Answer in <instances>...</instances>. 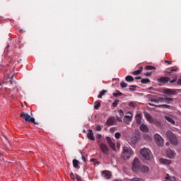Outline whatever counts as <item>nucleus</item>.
<instances>
[{
    "label": "nucleus",
    "instance_id": "obj_1",
    "mask_svg": "<svg viewBox=\"0 0 181 181\" xmlns=\"http://www.w3.org/2000/svg\"><path fill=\"white\" fill-rule=\"evenodd\" d=\"M132 153H134V152L132 151V149L130 148V147H123V152L122 154L123 159H124L125 160L127 159H129L131 156H132Z\"/></svg>",
    "mask_w": 181,
    "mask_h": 181
},
{
    "label": "nucleus",
    "instance_id": "obj_2",
    "mask_svg": "<svg viewBox=\"0 0 181 181\" xmlns=\"http://www.w3.org/2000/svg\"><path fill=\"white\" fill-rule=\"evenodd\" d=\"M140 153L145 160H151L152 159V153L148 148L141 149Z\"/></svg>",
    "mask_w": 181,
    "mask_h": 181
},
{
    "label": "nucleus",
    "instance_id": "obj_3",
    "mask_svg": "<svg viewBox=\"0 0 181 181\" xmlns=\"http://www.w3.org/2000/svg\"><path fill=\"white\" fill-rule=\"evenodd\" d=\"M20 117L21 118H24L25 122H33L34 125H37L39 124L36 121H35V118L31 117L29 114L25 113V112H21Z\"/></svg>",
    "mask_w": 181,
    "mask_h": 181
},
{
    "label": "nucleus",
    "instance_id": "obj_4",
    "mask_svg": "<svg viewBox=\"0 0 181 181\" xmlns=\"http://www.w3.org/2000/svg\"><path fill=\"white\" fill-rule=\"evenodd\" d=\"M151 104L153 103H169L170 101H173V98H153L150 100Z\"/></svg>",
    "mask_w": 181,
    "mask_h": 181
},
{
    "label": "nucleus",
    "instance_id": "obj_5",
    "mask_svg": "<svg viewBox=\"0 0 181 181\" xmlns=\"http://www.w3.org/2000/svg\"><path fill=\"white\" fill-rule=\"evenodd\" d=\"M141 162L139 158H134L132 165V170L135 172V173H138L139 172V169H141Z\"/></svg>",
    "mask_w": 181,
    "mask_h": 181
},
{
    "label": "nucleus",
    "instance_id": "obj_6",
    "mask_svg": "<svg viewBox=\"0 0 181 181\" xmlns=\"http://www.w3.org/2000/svg\"><path fill=\"white\" fill-rule=\"evenodd\" d=\"M166 136L173 145H177V137L176 136V134L172 133L170 131H168L166 132Z\"/></svg>",
    "mask_w": 181,
    "mask_h": 181
},
{
    "label": "nucleus",
    "instance_id": "obj_7",
    "mask_svg": "<svg viewBox=\"0 0 181 181\" xmlns=\"http://www.w3.org/2000/svg\"><path fill=\"white\" fill-rule=\"evenodd\" d=\"M144 117H146L147 121H148L150 124H155V125H157V127H160V122L153 119V118H152V116H151V114L148 112H144Z\"/></svg>",
    "mask_w": 181,
    "mask_h": 181
},
{
    "label": "nucleus",
    "instance_id": "obj_8",
    "mask_svg": "<svg viewBox=\"0 0 181 181\" xmlns=\"http://www.w3.org/2000/svg\"><path fill=\"white\" fill-rule=\"evenodd\" d=\"M169 81H170V78L166 76H161L157 79V82L160 86H165Z\"/></svg>",
    "mask_w": 181,
    "mask_h": 181
},
{
    "label": "nucleus",
    "instance_id": "obj_9",
    "mask_svg": "<svg viewBox=\"0 0 181 181\" xmlns=\"http://www.w3.org/2000/svg\"><path fill=\"white\" fill-rule=\"evenodd\" d=\"M154 139L158 146H163V139L158 134L154 135Z\"/></svg>",
    "mask_w": 181,
    "mask_h": 181
},
{
    "label": "nucleus",
    "instance_id": "obj_10",
    "mask_svg": "<svg viewBox=\"0 0 181 181\" xmlns=\"http://www.w3.org/2000/svg\"><path fill=\"white\" fill-rule=\"evenodd\" d=\"M163 93L164 94H168V95H176V94L179 93V90L165 88L163 90Z\"/></svg>",
    "mask_w": 181,
    "mask_h": 181
},
{
    "label": "nucleus",
    "instance_id": "obj_11",
    "mask_svg": "<svg viewBox=\"0 0 181 181\" xmlns=\"http://www.w3.org/2000/svg\"><path fill=\"white\" fill-rule=\"evenodd\" d=\"M127 115H125L123 119L124 122L126 124H128V122H131V121H132V113L131 112H128Z\"/></svg>",
    "mask_w": 181,
    "mask_h": 181
},
{
    "label": "nucleus",
    "instance_id": "obj_12",
    "mask_svg": "<svg viewBox=\"0 0 181 181\" xmlns=\"http://www.w3.org/2000/svg\"><path fill=\"white\" fill-rule=\"evenodd\" d=\"M159 162L162 165H166L167 166H169L170 165H172V160H168L166 158H160Z\"/></svg>",
    "mask_w": 181,
    "mask_h": 181
},
{
    "label": "nucleus",
    "instance_id": "obj_13",
    "mask_svg": "<svg viewBox=\"0 0 181 181\" xmlns=\"http://www.w3.org/2000/svg\"><path fill=\"white\" fill-rule=\"evenodd\" d=\"M106 140L107 141V144H109V146L112 149V151H116L115 144L112 142L111 138L107 136Z\"/></svg>",
    "mask_w": 181,
    "mask_h": 181
},
{
    "label": "nucleus",
    "instance_id": "obj_14",
    "mask_svg": "<svg viewBox=\"0 0 181 181\" xmlns=\"http://www.w3.org/2000/svg\"><path fill=\"white\" fill-rule=\"evenodd\" d=\"M100 149L103 153H105V155H108V147L105 144H100Z\"/></svg>",
    "mask_w": 181,
    "mask_h": 181
},
{
    "label": "nucleus",
    "instance_id": "obj_15",
    "mask_svg": "<svg viewBox=\"0 0 181 181\" xmlns=\"http://www.w3.org/2000/svg\"><path fill=\"white\" fill-rule=\"evenodd\" d=\"M87 136L90 141H95V137H94V133L92 129L88 130Z\"/></svg>",
    "mask_w": 181,
    "mask_h": 181
},
{
    "label": "nucleus",
    "instance_id": "obj_16",
    "mask_svg": "<svg viewBox=\"0 0 181 181\" xmlns=\"http://www.w3.org/2000/svg\"><path fill=\"white\" fill-rule=\"evenodd\" d=\"M139 172H141L142 173H148L149 172V167L146 165H140Z\"/></svg>",
    "mask_w": 181,
    "mask_h": 181
},
{
    "label": "nucleus",
    "instance_id": "obj_17",
    "mask_svg": "<svg viewBox=\"0 0 181 181\" xmlns=\"http://www.w3.org/2000/svg\"><path fill=\"white\" fill-rule=\"evenodd\" d=\"M103 176L105 177V179H111V172L108 170H104L102 172Z\"/></svg>",
    "mask_w": 181,
    "mask_h": 181
},
{
    "label": "nucleus",
    "instance_id": "obj_18",
    "mask_svg": "<svg viewBox=\"0 0 181 181\" xmlns=\"http://www.w3.org/2000/svg\"><path fill=\"white\" fill-rule=\"evenodd\" d=\"M166 155H167L168 158H172L176 155V153H175L171 149H168L166 151Z\"/></svg>",
    "mask_w": 181,
    "mask_h": 181
},
{
    "label": "nucleus",
    "instance_id": "obj_19",
    "mask_svg": "<svg viewBox=\"0 0 181 181\" xmlns=\"http://www.w3.org/2000/svg\"><path fill=\"white\" fill-rule=\"evenodd\" d=\"M70 177L71 179H72V180H76V179L77 181H83L81 177H80L78 175H76V176H74V174L73 173H70Z\"/></svg>",
    "mask_w": 181,
    "mask_h": 181
},
{
    "label": "nucleus",
    "instance_id": "obj_20",
    "mask_svg": "<svg viewBox=\"0 0 181 181\" xmlns=\"http://www.w3.org/2000/svg\"><path fill=\"white\" fill-rule=\"evenodd\" d=\"M140 131H141L142 132H149V129L148 128V126H146L144 124H142L140 126Z\"/></svg>",
    "mask_w": 181,
    "mask_h": 181
},
{
    "label": "nucleus",
    "instance_id": "obj_21",
    "mask_svg": "<svg viewBox=\"0 0 181 181\" xmlns=\"http://www.w3.org/2000/svg\"><path fill=\"white\" fill-rule=\"evenodd\" d=\"M149 105H151V107H157L158 108H160V107H163L164 108H170V105H156L153 103H148Z\"/></svg>",
    "mask_w": 181,
    "mask_h": 181
},
{
    "label": "nucleus",
    "instance_id": "obj_22",
    "mask_svg": "<svg viewBox=\"0 0 181 181\" xmlns=\"http://www.w3.org/2000/svg\"><path fill=\"white\" fill-rule=\"evenodd\" d=\"M135 120L136 124H141L142 121V115L141 114H138L135 116Z\"/></svg>",
    "mask_w": 181,
    "mask_h": 181
},
{
    "label": "nucleus",
    "instance_id": "obj_23",
    "mask_svg": "<svg viewBox=\"0 0 181 181\" xmlns=\"http://www.w3.org/2000/svg\"><path fill=\"white\" fill-rule=\"evenodd\" d=\"M114 122H115V119H114V117H110L107 119L106 122V125H114Z\"/></svg>",
    "mask_w": 181,
    "mask_h": 181
},
{
    "label": "nucleus",
    "instance_id": "obj_24",
    "mask_svg": "<svg viewBox=\"0 0 181 181\" xmlns=\"http://www.w3.org/2000/svg\"><path fill=\"white\" fill-rule=\"evenodd\" d=\"M143 68L142 66H140L138 70H136L132 72L133 76H139L141 73H142Z\"/></svg>",
    "mask_w": 181,
    "mask_h": 181
},
{
    "label": "nucleus",
    "instance_id": "obj_25",
    "mask_svg": "<svg viewBox=\"0 0 181 181\" xmlns=\"http://www.w3.org/2000/svg\"><path fill=\"white\" fill-rule=\"evenodd\" d=\"M79 163H80V161L76 159L73 160V166L74 168H75V169H80V166L78 165Z\"/></svg>",
    "mask_w": 181,
    "mask_h": 181
},
{
    "label": "nucleus",
    "instance_id": "obj_26",
    "mask_svg": "<svg viewBox=\"0 0 181 181\" xmlns=\"http://www.w3.org/2000/svg\"><path fill=\"white\" fill-rule=\"evenodd\" d=\"M165 181H176V178L173 176H170L169 174H167Z\"/></svg>",
    "mask_w": 181,
    "mask_h": 181
},
{
    "label": "nucleus",
    "instance_id": "obj_27",
    "mask_svg": "<svg viewBox=\"0 0 181 181\" xmlns=\"http://www.w3.org/2000/svg\"><path fill=\"white\" fill-rule=\"evenodd\" d=\"M165 119L168 122H170V124H172L173 125H175V124H176V122H175V120H173V119H172V117H168V116H165Z\"/></svg>",
    "mask_w": 181,
    "mask_h": 181
},
{
    "label": "nucleus",
    "instance_id": "obj_28",
    "mask_svg": "<svg viewBox=\"0 0 181 181\" xmlns=\"http://www.w3.org/2000/svg\"><path fill=\"white\" fill-rule=\"evenodd\" d=\"M125 80L129 83H132L134 81V77L132 76L128 75L125 77Z\"/></svg>",
    "mask_w": 181,
    "mask_h": 181
},
{
    "label": "nucleus",
    "instance_id": "obj_29",
    "mask_svg": "<svg viewBox=\"0 0 181 181\" xmlns=\"http://www.w3.org/2000/svg\"><path fill=\"white\" fill-rule=\"evenodd\" d=\"M105 93H107V90H103L100 92L99 95H98V98H103V95H105Z\"/></svg>",
    "mask_w": 181,
    "mask_h": 181
},
{
    "label": "nucleus",
    "instance_id": "obj_30",
    "mask_svg": "<svg viewBox=\"0 0 181 181\" xmlns=\"http://www.w3.org/2000/svg\"><path fill=\"white\" fill-rule=\"evenodd\" d=\"M141 83L142 84H148V83H151V80H149V78H143L141 79Z\"/></svg>",
    "mask_w": 181,
    "mask_h": 181
},
{
    "label": "nucleus",
    "instance_id": "obj_31",
    "mask_svg": "<svg viewBox=\"0 0 181 181\" xmlns=\"http://www.w3.org/2000/svg\"><path fill=\"white\" fill-rule=\"evenodd\" d=\"M15 89L11 90V89L6 88V94H7L8 97H11V95H12V91H13Z\"/></svg>",
    "mask_w": 181,
    "mask_h": 181
},
{
    "label": "nucleus",
    "instance_id": "obj_32",
    "mask_svg": "<svg viewBox=\"0 0 181 181\" xmlns=\"http://www.w3.org/2000/svg\"><path fill=\"white\" fill-rule=\"evenodd\" d=\"M146 70H156V68L153 66L147 65L145 67Z\"/></svg>",
    "mask_w": 181,
    "mask_h": 181
},
{
    "label": "nucleus",
    "instance_id": "obj_33",
    "mask_svg": "<svg viewBox=\"0 0 181 181\" xmlns=\"http://www.w3.org/2000/svg\"><path fill=\"white\" fill-rule=\"evenodd\" d=\"M129 181H145L144 179L139 178V177H134L132 179H129Z\"/></svg>",
    "mask_w": 181,
    "mask_h": 181
},
{
    "label": "nucleus",
    "instance_id": "obj_34",
    "mask_svg": "<svg viewBox=\"0 0 181 181\" xmlns=\"http://www.w3.org/2000/svg\"><path fill=\"white\" fill-rule=\"evenodd\" d=\"M100 107H101V103L100 102H96L94 106L95 110H98Z\"/></svg>",
    "mask_w": 181,
    "mask_h": 181
},
{
    "label": "nucleus",
    "instance_id": "obj_35",
    "mask_svg": "<svg viewBox=\"0 0 181 181\" xmlns=\"http://www.w3.org/2000/svg\"><path fill=\"white\" fill-rule=\"evenodd\" d=\"M173 71H176V69H172L170 71L166 70V71H164V73H165V74H170L173 73Z\"/></svg>",
    "mask_w": 181,
    "mask_h": 181
},
{
    "label": "nucleus",
    "instance_id": "obj_36",
    "mask_svg": "<svg viewBox=\"0 0 181 181\" xmlns=\"http://www.w3.org/2000/svg\"><path fill=\"white\" fill-rule=\"evenodd\" d=\"M135 90H136V86L135 85H131L129 86V90L130 91H135Z\"/></svg>",
    "mask_w": 181,
    "mask_h": 181
},
{
    "label": "nucleus",
    "instance_id": "obj_37",
    "mask_svg": "<svg viewBox=\"0 0 181 181\" xmlns=\"http://www.w3.org/2000/svg\"><path fill=\"white\" fill-rule=\"evenodd\" d=\"M120 86L122 88H127V87H128V84H127L125 82H121Z\"/></svg>",
    "mask_w": 181,
    "mask_h": 181
},
{
    "label": "nucleus",
    "instance_id": "obj_38",
    "mask_svg": "<svg viewBox=\"0 0 181 181\" xmlns=\"http://www.w3.org/2000/svg\"><path fill=\"white\" fill-rule=\"evenodd\" d=\"M90 162H93L95 165H100V162L97 161L95 158H91Z\"/></svg>",
    "mask_w": 181,
    "mask_h": 181
},
{
    "label": "nucleus",
    "instance_id": "obj_39",
    "mask_svg": "<svg viewBox=\"0 0 181 181\" xmlns=\"http://www.w3.org/2000/svg\"><path fill=\"white\" fill-rule=\"evenodd\" d=\"M115 137L116 138V139H119V138H121V134L119 132L115 133Z\"/></svg>",
    "mask_w": 181,
    "mask_h": 181
},
{
    "label": "nucleus",
    "instance_id": "obj_40",
    "mask_svg": "<svg viewBox=\"0 0 181 181\" xmlns=\"http://www.w3.org/2000/svg\"><path fill=\"white\" fill-rule=\"evenodd\" d=\"M119 103V100H115V101L113 102V103H112V106H113V107H117V105H118Z\"/></svg>",
    "mask_w": 181,
    "mask_h": 181
},
{
    "label": "nucleus",
    "instance_id": "obj_41",
    "mask_svg": "<svg viewBox=\"0 0 181 181\" xmlns=\"http://www.w3.org/2000/svg\"><path fill=\"white\" fill-rule=\"evenodd\" d=\"M176 81H177V76H175V78L174 79L170 81V83L171 84H173V83H176Z\"/></svg>",
    "mask_w": 181,
    "mask_h": 181
},
{
    "label": "nucleus",
    "instance_id": "obj_42",
    "mask_svg": "<svg viewBox=\"0 0 181 181\" xmlns=\"http://www.w3.org/2000/svg\"><path fill=\"white\" fill-rule=\"evenodd\" d=\"M8 78L10 79V84H16V82L12 81V78H13V75L12 76H8Z\"/></svg>",
    "mask_w": 181,
    "mask_h": 181
},
{
    "label": "nucleus",
    "instance_id": "obj_43",
    "mask_svg": "<svg viewBox=\"0 0 181 181\" xmlns=\"http://www.w3.org/2000/svg\"><path fill=\"white\" fill-rule=\"evenodd\" d=\"M114 97H118V95H122V93L121 92H117L115 93H113Z\"/></svg>",
    "mask_w": 181,
    "mask_h": 181
},
{
    "label": "nucleus",
    "instance_id": "obj_44",
    "mask_svg": "<svg viewBox=\"0 0 181 181\" xmlns=\"http://www.w3.org/2000/svg\"><path fill=\"white\" fill-rule=\"evenodd\" d=\"M118 112L121 117H124V111H122V110H119Z\"/></svg>",
    "mask_w": 181,
    "mask_h": 181
},
{
    "label": "nucleus",
    "instance_id": "obj_45",
    "mask_svg": "<svg viewBox=\"0 0 181 181\" xmlns=\"http://www.w3.org/2000/svg\"><path fill=\"white\" fill-rule=\"evenodd\" d=\"M129 107H132V108H134V107H135V103L134 102H130L129 103Z\"/></svg>",
    "mask_w": 181,
    "mask_h": 181
},
{
    "label": "nucleus",
    "instance_id": "obj_46",
    "mask_svg": "<svg viewBox=\"0 0 181 181\" xmlns=\"http://www.w3.org/2000/svg\"><path fill=\"white\" fill-rule=\"evenodd\" d=\"M81 155H82V160H83L84 163L86 162V157H84V155H83V153H81Z\"/></svg>",
    "mask_w": 181,
    "mask_h": 181
},
{
    "label": "nucleus",
    "instance_id": "obj_47",
    "mask_svg": "<svg viewBox=\"0 0 181 181\" xmlns=\"http://www.w3.org/2000/svg\"><path fill=\"white\" fill-rule=\"evenodd\" d=\"M145 76H152V72H146L145 74Z\"/></svg>",
    "mask_w": 181,
    "mask_h": 181
},
{
    "label": "nucleus",
    "instance_id": "obj_48",
    "mask_svg": "<svg viewBox=\"0 0 181 181\" xmlns=\"http://www.w3.org/2000/svg\"><path fill=\"white\" fill-rule=\"evenodd\" d=\"M96 131H101V126H100V125L97 126Z\"/></svg>",
    "mask_w": 181,
    "mask_h": 181
},
{
    "label": "nucleus",
    "instance_id": "obj_49",
    "mask_svg": "<svg viewBox=\"0 0 181 181\" xmlns=\"http://www.w3.org/2000/svg\"><path fill=\"white\" fill-rule=\"evenodd\" d=\"M177 84L178 86H181V77L178 79Z\"/></svg>",
    "mask_w": 181,
    "mask_h": 181
},
{
    "label": "nucleus",
    "instance_id": "obj_50",
    "mask_svg": "<svg viewBox=\"0 0 181 181\" xmlns=\"http://www.w3.org/2000/svg\"><path fill=\"white\" fill-rule=\"evenodd\" d=\"M97 138H98V139H101V138H103V136L101 134H98Z\"/></svg>",
    "mask_w": 181,
    "mask_h": 181
},
{
    "label": "nucleus",
    "instance_id": "obj_51",
    "mask_svg": "<svg viewBox=\"0 0 181 181\" xmlns=\"http://www.w3.org/2000/svg\"><path fill=\"white\" fill-rule=\"evenodd\" d=\"M165 63H167L168 64H170L172 63V61L165 60Z\"/></svg>",
    "mask_w": 181,
    "mask_h": 181
},
{
    "label": "nucleus",
    "instance_id": "obj_52",
    "mask_svg": "<svg viewBox=\"0 0 181 181\" xmlns=\"http://www.w3.org/2000/svg\"><path fill=\"white\" fill-rule=\"evenodd\" d=\"M141 76H137L135 78V80H141Z\"/></svg>",
    "mask_w": 181,
    "mask_h": 181
},
{
    "label": "nucleus",
    "instance_id": "obj_53",
    "mask_svg": "<svg viewBox=\"0 0 181 181\" xmlns=\"http://www.w3.org/2000/svg\"><path fill=\"white\" fill-rule=\"evenodd\" d=\"M117 148H119V146H121V144H119V143L117 142Z\"/></svg>",
    "mask_w": 181,
    "mask_h": 181
},
{
    "label": "nucleus",
    "instance_id": "obj_54",
    "mask_svg": "<svg viewBox=\"0 0 181 181\" xmlns=\"http://www.w3.org/2000/svg\"><path fill=\"white\" fill-rule=\"evenodd\" d=\"M9 47H10V46H9V45H8L6 46V48L5 50H8V49H9Z\"/></svg>",
    "mask_w": 181,
    "mask_h": 181
},
{
    "label": "nucleus",
    "instance_id": "obj_55",
    "mask_svg": "<svg viewBox=\"0 0 181 181\" xmlns=\"http://www.w3.org/2000/svg\"><path fill=\"white\" fill-rule=\"evenodd\" d=\"M165 145H166L167 146H169V145H170L169 142H167V143L165 144Z\"/></svg>",
    "mask_w": 181,
    "mask_h": 181
},
{
    "label": "nucleus",
    "instance_id": "obj_56",
    "mask_svg": "<svg viewBox=\"0 0 181 181\" xmlns=\"http://www.w3.org/2000/svg\"><path fill=\"white\" fill-rule=\"evenodd\" d=\"M2 85L1 84V83H0V90H1V86Z\"/></svg>",
    "mask_w": 181,
    "mask_h": 181
},
{
    "label": "nucleus",
    "instance_id": "obj_57",
    "mask_svg": "<svg viewBox=\"0 0 181 181\" xmlns=\"http://www.w3.org/2000/svg\"><path fill=\"white\" fill-rule=\"evenodd\" d=\"M118 119V121H122L120 119Z\"/></svg>",
    "mask_w": 181,
    "mask_h": 181
},
{
    "label": "nucleus",
    "instance_id": "obj_58",
    "mask_svg": "<svg viewBox=\"0 0 181 181\" xmlns=\"http://www.w3.org/2000/svg\"><path fill=\"white\" fill-rule=\"evenodd\" d=\"M0 156H2V153H0Z\"/></svg>",
    "mask_w": 181,
    "mask_h": 181
},
{
    "label": "nucleus",
    "instance_id": "obj_59",
    "mask_svg": "<svg viewBox=\"0 0 181 181\" xmlns=\"http://www.w3.org/2000/svg\"><path fill=\"white\" fill-rule=\"evenodd\" d=\"M6 141H7V142H8V140L6 139Z\"/></svg>",
    "mask_w": 181,
    "mask_h": 181
},
{
    "label": "nucleus",
    "instance_id": "obj_60",
    "mask_svg": "<svg viewBox=\"0 0 181 181\" xmlns=\"http://www.w3.org/2000/svg\"><path fill=\"white\" fill-rule=\"evenodd\" d=\"M16 91H18V89H16Z\"/></svg>",
    "mask_w": 181,
    "mask_h": 181
}]
</instances>
